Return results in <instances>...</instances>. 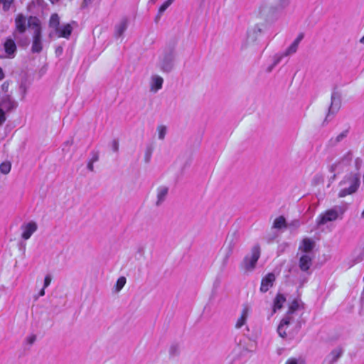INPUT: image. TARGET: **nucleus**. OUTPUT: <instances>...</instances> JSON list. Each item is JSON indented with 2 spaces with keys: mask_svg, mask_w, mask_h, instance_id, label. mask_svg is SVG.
<instances>
[{
  "mask_svg": "<svg viewBox=\"0 0 364 364\" xmlns=\"http://www.w3.org/2000/svg\"><path fill=\"white\" fill-rule=\"evenodd\" d=\"M360 186V177L357 174L350 173L346 176L339 183L340 191L338 197L343 198L354 193Z\"/></svg>",
  "mask_w": 364,
  "mask_h": 364,
  "instance_id": "obj_1",
  "label": "nucleus"
},
{
  "mask_svg": "<svg viewBox=\"0 0 364 364\" xmlns=\"http://www.w3.org/2000/svg\"><path fill=\"white\" fill-rule=\"evenodd\" d=\"M176 57L175 46L164 48L158 63L160 70L164 73H170L174 68Z\"/></svg>",
  "mask_w": 364,
  "mask_h": 364,
  "instance_id": "obj_2",
  "label": "nucleus"
},
{
  "mask_svg": "<svg viewBox=\"0 0 364 364\" xmlns=\"http://www.w3.org/2000/svg\"><path fill=\"white\" fill-rule=\"evenodd\" d=\"M28 24L34 31L33 34L31 52L39 53L43 50L42 31L39 20L36 17L30 16Z\"/></svg>",
  "mask_w": 364,
  "mask_h": 364,
  "instance_id": "obj_3",
  "label": "nucleus"
},
{
  "mask_svg": "<svg viewBox=\"0 0 364 364\" xmlns=\"http://www.w3.org/2000/svg\"><path fill=\"white\" fill-rule=\"evenodd\" d=\"M281 12L274 3L263 1L258 8V16L267 22L276 21Z\"/></svg>",
  "mask_w": 364,
  "mask_h": 364,
  "instance_id": "obj_4",
  "label": "nucleus"
},
{
  "mask_svg": "<svg viewBox=\"0 0 364 364\" xmlns=\"http://www.w3.org/2000/svg\"><path fill=\"white\" fill-rule=\"evenodd\" d=\"M300 304L298 300H294L289 307V309L282 319L277 328V332L282 338L287 337V328L289 324L293 321V314L299 309Z\"/></svg>",
  "mask_w": 364,
  "mask_h": 364,
  "instance_id": "obj_5",
  "label": "nucleus"
},
{
  "mask_svg": "<svg viewBox=\"0 0 364 364\" xmlns=\"http://www.w3.org/2000/svg\"><path fill=\"white\" fill-rule=\"evenodd\" d=\"M346 208L342 205H336L333 208L327 210L324 213L320 214L316 219L318 225H323L328 222H331L342 218Z\"/></svg>",
  "mask_w": 364,
  "mask_h": 364,
  "instance_id": "obj_6",
  "label": "nucleus"
},
{
  "mask_svg": "<svg viewBox=\"0 0 364 364\" xmlns=\"http://www.w3.org/2000/svg\"><path fill=\"white\" fill-rule=\"evenodd\" d=\"M259 257L260 247L259 245H255L252 247L250 255H246L243 259L241 264L242 267L247 271L253 270Z\"/></svg>",
  "mask_w": 364,
  "mask_h": 364,
  "instance_id": "obj_7",
  "label": "nucleus"
},
{
  "mask_svg": "<svg viewBox=\"0 0 364 364\" xmlns=\"http://www.w3.org/2000/svg\"><path fill=\"white\" fill-rule=\"evenodd\" d=\"M3 46L6 55L1 56V58H14L17 53V46L14 38L7 37L3 43Z\"/></svg>",
  "mask_w": 364,
  "mask_h": 364,
  "instance_id": "obj_8",
  "label": "nucleus"
},
{
  "mask_svg": "<svg viewBox=\"0 0 364 364\" xmlns=\"http://www.w3.org/2000/svg\"><path fill=\"white\" fill-rule=\"evenodd\" d=\"M30 18L27 21L26 16L22 14H18L15 18V31L14 32V38H16V33H23L26 32L27 27H31L28 24Z\"/></svg>",
  "mask_w": 364,
  "mask_h": 364,
  "instance_id": "obj_9",
  "label": "nucleus"
},
{
  "mask_svg": "<svg viewBox=\"0 0 364 364\" xmlns=\"http://www.w3.org/2000/svg\"><path fill=\"white\" fill-rule=\"evenodd\" d=\"M21 229L22 230L21 237L24 240H27L37 230L38 225L34 221H30L27 223L23 224Z\"/></svg>",
  "mask_w": 364,
  "mask_h": 364,
  "instance_id": "obj_10",
  "label": "nucleus"
},
{
  "mask_svg": "<svg viewBox=\"0 0 364 364\" xmlns=\"http://www.w3.org/2000/svg\"><path fill=\"white\" fill-rule=\"evenodd\" d=\"M275 279V275L273 273H268L262 279L260 291L262 293L267 292L273 286Z\"/></svg>",
  "mask_w": 364,
  "mask_h": 364,
  "instance_id": "obj_11",
  "label": "nucleus"
},
{
  "mask_svg": "<svg viewBox=\"0 0 364 364\" xmlns=\"http://www.w3.org/2000/svg\"><path fill=\"white\" fill-rule=\"evenodd\" d=\"M340 108V97L338 93L333 92L331 95V104L328 109V113L326 116V120L331 116L333 115Z\"/></svg>",
  "mask_w": 364,
  "mask_h": 364,
  "instance_id": "obj_12",
  "label": "nucleus"
},
{
  "mask_svg": "<svg viewBox=\"0 0 364 364\" xmlns=\"http://www.w3.org/2000/svg\"><path fill=\"white\" fill-rule=\"evenodd\" d=\"M313 257L309 254H304L299 259V266L301 271L307 272L312 265Z\"/></svg>",
  "mask_w": 364,
  "mask_h": 364,
  "instance_id": "obj_13",
  "label": "nucleus"
},
{
  "mask_svg": "<svg viewBox=\"0 0 364 364\" xmlns=\"http://www.w3.org/2000/svg\"><path fill=\"white\" fill-rule=\"evenodd\" d=\"M304 37V34L303 33H300L296 38V39L293 41V43L286 50V51L283 54V56H288L295 53L298 49L300 42L302 41Z\"/></svg>",
  "mask_w": 364,
  "mask_h": 364,
  "instance_id": "obj_14",
  "label": "nucleus"
},
{
  "mask_svg": "<svg viewBox=\"0 0 364 364\" xmlns=\"http://www.w3.org/2000/svg\"><path fill=\"white\" fill-rule=\"evenodd\" d=\"M286 301V297L282 294H277L273 301L272 311L269 318L273 316L278 310L281 309Z\"/></svg>",
  "mask_w": 364,
  "mask_h": 364,
  "instance_id": "obj_15",
  "label": "nucleus"
},
{
  "mask_svg": "<svg viewBox=\"0 0 364 364\" xmlns=\"http://www.w3.org/2000/svg\"><path fill=\"white\" fill-rule=\"evenodd\" d=\"M250 311V309L248 305L246 304V305L243 306V308H242V310L241 312V315L237 318L236 323H235L236 328L239 329V328H242L246 323L247 317L249 316Z\"/></svg>",
  "mask_w": 364,
  "mask_h": 364,
  "instance_id": "obj_16",
  "label": "nucleus"
},
{
  "mask_svg": "<svg viewBox=\"0 0 364 364\" xmlns=\"http://www.w3.org/2000/svg\"><path fill=\"white\" fill-rule=\"evenodd\" d=\"M73 32V27L70 23H67L60 27L55 31L56 34L60 38H69Z\"/></svg>",
  "mask_w": 364,
  "mask_h": 364,
  "instance_id": "obj_17",
  "label": "nucleus"
},
{
  "mask_svg": "<svg viewBox=\"0 0 364 364\" xmlns=\"http://www.w3.org/2000/svg\"><path fill=\"white\" fill-rule=\"evenodd\" d=\"M315 246V243L310 238H305L302 240L301 244L299 246V250L304 252V254H311Z\"/></svg>",
  "mask_w": 364,
  "mask_h": 364,
  "instance_id": "obj_18",
  "label": "nucleus"
},
{
  "mask_svg": "<svg viewBox=\"0 0 364 364\" xmlns=\"http://www.w3.org/2000/svg\"><path fill=\"white\" fill-rule=\"evenodd\" d=\"M164 79L159 75H153L151 78L150 87L151 91L157 92L162 87Z\"/></svg>",
  "mask_w": 364,
  "mask_h": 364,
  "instance_id": "obj_19",
  "label": "nucleus"
},
{
  "mask_svg": "<svg viewBox=\"0 0 364 364\" xmlns=\"http://www.w3.org/2000/svg\"><path fill=\"white\" fill-rule=\"evenodd\" d=\"M343 350L341 347H337L333 349L327 356V360L329 364L336 363L343 355Z\"/></svg>",
  "mask_w": 364,
  "mask_h": 364,
  "instance_id": "obj_20",
  "label": "nucleus"
},
{
  "mask_svg": "<svg viewBox=\"0 0 364 364\" xmlns=\"http://www.w3.org/2000/svg\"><path fill=\"white\" fill-rule=\"evenodd\" d=\"M127 26L128 21L127 19H122L119 23H117L114 27V37H121L127 30Z\"/></svg>",
  "mask_w": 364,
  "mask_h": 364,
  "instance_id": "obj_21",
  "label": "nucleus"
},
{
  "mask_svg": "<svg viewBox=\"0 0 364 364\" xmlns=\"http://www.w3.org/2000/svg\"><path fill=\"white\" fill-rule=\"evenodd\" d=\"M168 192V188L166 186H159L157 188V200L156 205H160L166 199Z\"/></svg>",
  "mask_w": 364,
  "mask_h": 364,
  "instance_id": "obj_22",
  "label": "nucleus"
},
{
  "mask_svg": "<svg viewBox=\"0 0 364 364\" xmlns=\"http://www.w3.org/2000/svg\"><path fill=\"white\" fill-rule=\"evenodd\" d=\"M1 105L8 110H11L17 107V102L13 100L9 95H7L2 99Z\"/></svg>",
  "mask_w": 364,
  "mask_h": 364,
  "instance_id": "obj_23",
  "label": "nucleus"
},
{
  "mask_svg": "<svg viewBox=\"0 0 364 364\" xmlns=\"http://www.w3.org/2000/svg\"><path fill=\"white\" fill-rule=\"evenodd\" d=\"M29 88V84L26 79L21 80L19 87H18V92L20 95H21V100H23L26 97V95L27 94V91Z\"/></svg>",
  "mask_w": 364,
  "mask_h": 364,
  "instance_id": "obj_24",
  "label": "nucleus"
},
{
  "mask_svg": "<svg viewBox=\"0 0 364 364\" xmlns=\"http://www.w3.org/2000/svg\"><path fill=\"white\" fill-rule=\"evenodd\" d=\"M353 158V153L349 151L343 155V156L338 160L341 166H348L351 163Z\"/></svg>",
  "mask_w": 364,
  "mask_h": 364,
  "instance_id": "obj_25",
  "label": "nucleus"
},
{
  "mask_svg": "<svg viewBox=\"0 0 364 364\" xmlns=\"http://www.w3.org/2000/svg\"><path fill=\"white\" fill-rule=\"evenodd\" d=\"M262 32V29L259 25H255L249 31L248 36L250 38L255 41L258 35H260Z\"/></svg>",
  "mask_w": 364,
  "mask_h": 364,
  "instance_id": "obj_26",
  "label": "nucleus"
},
{
  "mask_svg": "<svg viewBox=\"0 0 364 364\" xmlns=\"http://www.w3.org/2000/svg\"><path fill=\"white\" fill-rule=\"evenodd\" d=\"M49 26L56 31L60 27V18L57 14H53L49 20Z\"/></svg>",
  "mask_w": 364,
  "mask_h": 364,
  "instance_id": "obj_27",
  "label": "nucleus"
},
{
  "mask_svg": "<svg viewBox=\"0 0 364 364\" xmlns=\"http://www.w3.org/2000/svg\"><path fill=\"white\" fill-rule=\"evenodd\" d=\"M286 226H287L286 220H285L284 217H283V216H279V217L277 218L274 221V224H273L274 228L280 229V228L286 227Z\"/></svg>",
  "mask_w": 364,
  "mask_h": 364,
  "instance_id": "obj_28",
  "label": "nucleus"
},
{
  "mask_svg": "<svg viewBox=\"0 0 364 364\" xmlns=\"http://www.w3.org/2000/svg\"><path fill=\"white\" fill-rule=\"evenodd\" d=\"M169 355L171 357H175L180 353V346L178 343H173L169 348Z\"/></svg>",
  "mask_w": 364,
  "mask_h": 364,
  "instance_id": "obj_29",
  "label": "nucleus"
},
{
  "mask_svg": "<svg viewBox=\"0 0 364 364\" xmlns=\"http://www.w3.org/2000/svg\"><path fill=\"white\" fill-rule=\"evenodd\" d=\"M347 131H344L338 134L336 138L330 139L329 142L331 145H336L341 141H342L347 136Z\"/></svg>",
  "mask_w": 364,
  "mask_h": 364,
  "instance_id": "obj_30",
  "label": "nucleus"
},
{
  "mask_svg": "<svg viewBox=\"0 0 364 364\" xmlns=\"http://www.w3.org/2000/svg\"><path fill=\"white\" fill-rule=\"evenodd\" d=\"M11 164L9 161L2 162L0 164V171L3 174L9 173L10 172V171H11Z\"/></svg>",
  "mask_w": 364,
  "mask_h": 364,
  "instance_id": "obj_31",
  "label": "nucleus"
},
{
  "mask_svg": "<svg viewBox=\"0 0 364 364\" xmlns=\"http://www.w3.org/2000/svg\"><path fill=\"white\" fill-rule=\"evenodd\" d=\"M342 166L339 164L338 161H336L335 163L332 164L331 165L328 166V170L329 172L333 173V178H335L336 177V172L337 170L341 169Z\"/></svg>",
  "mask_w": 364,
  "mask_h": 364,
  "instance_id": "obj_32",
  "label": "nucleus"
},
{
  "mask_svg": "<svg viewBox=\"0 0 364 364\" xmlns=\"http://www.w3.org/2000/svg\"><path fill=\"white\" fill-rule=\"evenodd\" d=\"M277 7L279 11L281 12L285 7L289 4V0H278V1L274 3Z\"/></svg>",
  "mask_w": 364,
  "mask_h": 364,
  "instance_id": "obj_33",
  "label": "nucleus"
},
{
  "mask_svg": "<svg viewBox=\"0 0 364 364\" xmlns=\"http://www.w3.org/2000/svg\"><path fill=\"white\" fill-rule=\"evenodd\" d=\"M126 278L124 277H119L116 283V290L119 291L126 284Z\"/></svg>",
  "mask_w": 364,
  "mask_h": 364,
  "instance_id": "obj_34",
  "label": "nucleus"
},
{
  "mask_svg": "<svg viewBox=\"0 0 364 364\" xmlns=\"http://www.w3.org/2000/svg\"><path fill=\"white\" fill-rule=\"evenodd\" d=\"M0 2L2 4L3 10L4 11H8L10 9L14 0H0Z\"/></svg>",
  "mask_w": 364,
  "mask_h": 364,
  "instance_id": "obj_35",
  "label": "nucleus"
},
{
  "mask_svg": "<svg viewBox=\"0 0 364 364\" xmlns=\"http://www.w3.org/2000/svg\"><path fill=\"white\" fill-rule=\"evenodd\" d=\"M159 132V139L161 140L164 139L166 134V127L165 126H159L157 128Z\"/></svg>",
  "mask_w": 364,
  "mask_h": 364,
  "instance_id": "obj_36",
  "label": "nucleus"
},
{
  "mask_svg": "<svg viewBox=\"0 0 364 364\" xmlns=\"http://www.w3.org/2000/svg\"><path fill=\"white\" fill-rule=\"evenodd\" d=\"M175 0L166 1L159 9V13H164Z\"/></svg>",
  "mask_w": 364,
  "mask_h": 364,
  "instance_id": "obj_37",
  "label": "nucleus"
},
{
  "mask_svg": "<svg viewBox=\"0 0 364 364\" xmlns=\"http://www.w3.org/2000/svg\"><path fill=\"white\" fill-rule=\"evenodd\" d=\"M51 280V275L47 274L44 278L43 288H47L50 284Z\"/></svg>",
  "mask_w": 364,
  "mask_h": 364,
  "instance_id": "obj_38",
  "label": "nucleus"
},
{
  "mask_svg": "<svg viewBox=\"0 0 364 364\" xmlns=\"http://www.w3.org/2000/svg\"><path fill=\"white\" fill-rule=\"evenodd\" d=\"M36 340V335H31L28 337L26 338V342L27 343L32 345Z\"/></svg>",
  "mask_w": 364,
  "mask_h": 364,
  "instance_id": "obj_39",
  "label": "nucleus"
},
{
  "mask_svg": "<svg viewBox=\"0 0 364 364\" xmlns=\"http://www.w3.org/2000/svg\"><path fill=\"white\" fill-rule=\"evenodd\" d=\"M98 159H99V154H98V153L95 152V151H92V158H91V159L89 161L95 163V162L97 161Z\"/></svg>",
  "mask_w": 364,
  "mask_h": 364,
  "instance_id": "obj_40",
  "label": "nucleus"
},
{
  "mask_svg": "<svg viewBox=\"0 0 364 364\" xmlns=\"http://www.w3.org/2000/svg\"><path fill=\"white\" fill-rule=\"evenodd\" d=\"M112 150L114 152H117L119 151V143L117 140H113L112 143Z\"/></svg>",
  "mask_w": 364,
  "mask_h": 364,
  "instance_id": "obj_41",
  "label": "nucleus"
},
{
  "mask_svg": "<svg viewBox=\"0 0 364 364\" xmlns=\"http://www.w3.org/2000/svg\"><path fill=\"white\" fill-rule=\"evenodd\" d=\"M6 121V116L4 112L0 109V126Z\"/></svg>",
  "mask_w": 364,
  "mask_h": 364,
  "instance_id": "obj_42",
  "label": "nucleus"
},
{
  "mask_svg": "<svg viewBox=\"0 0 364 364\" xmlns=\"http://www.w3.org/2000/svg\"><path fill=\"white\" fill-rule=\"evenodd\" d=\"M363 259H364V252H363L358 256H357L355 257L354 262L355 263H358V262H360L361 261H363Z\"/></svg>",
  "mask_w": 364,
  "mask_h": 364,
  "instance_id": "obj_43",
  "label": "nucleus"
},
{
  "mask_svg": "<svg viewBox=\"0 0 364 364\" xmlns=\"http://www.w3.org/2000/svg\"><path fill=\"white\" fill-rule=\"evenodd\" d=\"M63 52V48L62 46H58L55 49V53L58 56L60 55Z\"/></svg>",
  "mask_w": 364,
  "mask_h": 364,
  "instance_id": "obj_44",
  "label": "nucleus"
},
{
  "mask_svg": "<svg viewBox=\"0 0 364 364\" xmlns=\"http://www.w3.org/2000/svg\"><path fill=\"white\" fill-rule=\"evenodd\" d=\"M73 144V140H68L63 144V150L64 151L65 147H70Z\"/></svg>",
  "mask_w": 364,
  "mask_h": 364,
  "instance_id": "obj_45",
  "label": "nucleus"
},
{
  "mask_svg": "<svg viewBox=\"0 0 364 364\" xmlns=\"http://www.w3.org/2000/svg\"><path fill=\"white\" fill-rule=\"evenodd\" d=\"M9 86V83L8 82H4L1 85V88L4 91L7 92Z\"/></svg>",
  "mask_w": 364,
  "mask_h": 364,
  "instance_id": "obj_46",
  "label": "nucleus"
},
{
  "mask_svg": "<svg viewBox=\"0 0 364 364\" xmlns=\"http://www.w3.org/2000/svg\"><path fill=\"white\" fill-rule=\"evenodd\" d=\"M93 1L94 0H84L83 3H82V6L83 7H87L88 5L92 4L93 2Z\"/></svg>",
  "mask_w": 364,
  "mask_h": 364,
  "instance_id": "obj_47",
  "label": "nucleus"
},
{
  "mask_svg": "<svg viewBox=\"0 0 364 364\" xmlns=\"http://www.w3.org/2000/svg\"><path fill=\"white\" fill-rule=\"evenodd\" d=\"M162 14H163V13H159V10H158V13H157V14H156V16L155 17V19H154L156 23H158L159 21Z\"/></svg>",
  "mask_w": 364,
  "mask_h": 364,
  "instance_id": "obj_48",
  "label": "nucleus"
},
{
  "mask_svg": "<svg viewBox=\"0 0 364 364\" xmlns=\"http://www.w3.org/2000/svg\"><path fill=\"white\" fill-rule=\"evenodd\" d=\"M93 164L92 162H90L89 161L88 164H87V169L90 171H94V166H93Z\"/></svg>",
  "mask_w": 364,
  "mask_h": 364,
  "instance_id": "obj_49",
  "label": "nucleus"
},
{
  "mask_svg": "<svg viewBox=\"0 0 364 364\" xmlns=\"http://www.w3.org/2000/svg\"><path fill=\"white\" fill-rule=\"evenodd\" d=\"M45 289L46 288H43V287L42 288V289L39 291L38 295L36 298V299H37L39 296H43L45 295Z\"/></svg>",
  "mask_w": 364,
  "mask_h": 364,
  "instance_id": "obj_50",
  "label": "nucleus"
},
{
  "mask_svg": "<svg viewBox=\"0 0 364 364\" xmlns=\"http://www.w3.org/2000/svg\"><path fill=\"white\" fill-rule=\"evenodd\" d=\"M5 77L4 73L2 68L0 67V80H2Z\"/></svg>",
  "mask_w": 364,
  "mask_h": 364,
  "instance_id": "obj_51",
  "label": "nucleus"
},
{
  "mask_svg": "<svg viewBox=\"0 0 364 364\" xmlns=\"http://www.w3.org/2000/svg\"><path fill=\"white\" fill-rule=\"evenodd\" d=\"M360 162L361 161L360 159L358 158L355 159V166H357V168H358V166L360 165Z\"/></svg>",
  "mask_w": 364,
  "mask_h": 364,
  "instance_id": "obj_52",
  "label": "nucleus"
},
{
  "mask_svg": "<svg viewBox=\"0 0 364 364\" xmlns=\"http://www.w3.org/2000/svg\"><path fill=\"white\" fill-rule=\"evenodd\" d=\"M149 160H150V154H146V156H145V161H146V162L148 163L149 161Z\"/></svg>",
  "mask_w": 364,
  "mask_h": 364,
  "instance_id": "obj_53",
  "label": "nucleus"
},
{
  "mask_svg": "<svg viewBox=\"0 0 364 364\" xmlns=\"http://www.w3.org/2000/svg\"><path fill=\"white\" fill-rule=\"evenodd\" d=\"M360 42L364 44V36L360 38Z\"/></svg>",
  "mask_w": 364,
  "mask_h": 364,
  "instance_id": "obj_54",
  "label": "nucleus"
},
{
  "mask_svg": "<svg viewBox=\"0 0 364 364\" xmlns=\"http://www.w3.org/2000/svg\"><path fill=\"white\" fill-rule=\"evenodd\" d=\"M52 4L58 2L59 0H50Z\"/></svg>",
  "mask_w": 364,
  "mask_h": 364,
  "instance_id": "obj_55",
  "label": "nucleus"
},
{
  "mask_svg": "<svg viewBox=\"0 0 364 364\" xmlns=\"http://www.w3.org/2000/svg\"><path fill=\"white\" fill-rule=\"evenodd\" d=\"M294 223H295V225H296V226H298V225H299V221H298V220H296V221H294Z\"/></svg>",
  "mask_w": 364,
  "mask_h": 364,
  "instance_id": "obj_56",
  "label": "nucleus"
},
{
  "mask_svg": "<svg viewBox=\"0 0 364 364\" xmlns=\"http://www.w3.org/2000/svg\"><path fill=\"white\" fill-rule=\"evenodd\" d=\"M362 217L364 218V210L362 213Z\"/></svg>",
  "mask_w": 364,
  "mask_h": 364,
  "instance_id": "obj_57",
  "label": "nucleus"
},
{
  "mask_svg": "<svg viewBox=\"0 0 364 364\" xmlns=\"http://www.w3.org/2000/svg\"><path fill=\"white\" fill-rule=\"evenodd\" d=\"M153 1H156V0H152Z\"/></svg>",
  "mask_w": 364,
  "mask_h": 364,
  "instance_id": "obj_58",
  "label": "nucleus"
}]
</instances>
